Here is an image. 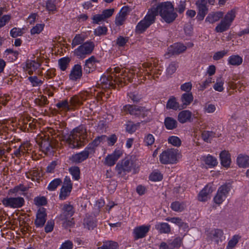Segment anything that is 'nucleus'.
<instances>
[{"label": "nucleus", "instance_id": "nucleus-1", "mask_svg": "<svg viewBox=\"0 0 249 249\" xmlns=\"http://www.w3.org/2000/svg\"><path fill=\"white\" fill-rule=\"evenodd\" d=\"M151 10L156 16L159 13L167 23L173 22L178 17V14L174 11V5L170 1L160 3L156 7H152Z\"/></svg>", "mask_w": 249, "mask_h": 249}, {"label": "nucleus", "instance_id": "nucleus-48", "mask_svg": "<svg viewBox=\"0 0 249 249\" xmlns=\"http://www.w3.org/2000/svg\"><path fill=\"white\" fill-rule=\"evenodd\" d=\"M107 29L105 26H99L94 31V34L95 36H100L105 35L107 34Z\"/></svg>", "mask_w": 249, "mask_h": 249}, {"label": "nucleus", "instance_id": "nucleus-50", "mask_svg": "<svg viewBox=\"0 0 249 249\" xmlns=\"http://www.w3.org/2000/svg\"><path fill=\"white\" fill-rule=\"evenodd\" d=\"M96 68V64L85 62L84 70L86 73H89L95 70Z\"/></svg>", "mask_w": 249, "mask_h": 249}, {"label": "nucleus", "instance_id": "nucleus-51", "mask_svg": "<svg viewBox=\"0 0 249 249\" xmlns=\"http://www.w3.org/2000/svg\"><path fill=\"white\" fill-rule=\"evenodd\" d=\"M223 80H221V77H220L219 79H217L216 83L213 85V89L216 91L221 92L224 89L223 87Z\"/></svg>", "mask_w": 249, "mask_h": 249}, {"label": "nucleus", "instance_id": "nucleus-3", "mask_svg": "<svg viewBox=\"0 0 249 249\" xmlns=\"http://www.w3.org/2000/svg\"><path fill=\"white\" fill-rule=\"evenodd\" d=\"M123 110L126 113L137 117H141L142 118L147 116L150 111L149 109L144 107L131 105H125L124 106Z\"/></svg>", "mask_w": 249, "mask_h": 249}, {"label": "nucleus", "instance_id": "nucleus-16", "mask_svg": "<svg viewBox=\"0 0 249 249\" xmlns=\"http://www.w3.org/2000/svg\"><path fill=\"white\" fill-rule=\"evenodd\" d=\"M186 47L181 43H176L170 46L168 48V53L166 55H170L178 54L184 52Z\"/></svg>", "mask_w": 249, "mask_h": 249}, {"label": "nucleus", "instance_id": "nucleus-23", "mask_svg": "<svg viewBox=\"0 0 249 249\" xmlns=\"http://www.w3.org/2000/svg\"><path fill=\"white\" fill-rule=\"evenodd\" d=\"M164 124L166 128L168 130H173L178 126L177 121L171 117H167L165 118Z\"/></svg>", "mask_w": 249, "mask_h": 249}, {"label": "nucleus", "instance_id": "nucleus-36", "mask_svg": "<svg viewBox=\"0 0 249 249\" xmlns=\"http://www.w3.org/2000/svg\"><path fill=\"white\" fill-rule=\"evenodd\" d=\"M61 183L62 180L60 178H55L49 183L47 189L50 191H54Z\"/></svg>", "mask_w": 249, "mask_h": 249}, {"label": "nucleus", "instance_id": "nucleus-63", "mask_svg": "<svg viewBox=\"0 0 249 249\" xmlns=\"http://www.w3.org/2000/svg\"><path fill=\"white\" fill-rule=\"evenodd\" d=\"M69 160L71 162L75 163H79L83 161L78 153L72 155L71 157H70Z\"/></svg>", "mask_w": 249, "mask_h": 249}, {"label": "nucleus", "instance_id": "nucleus-4", "mask_svg": "<svg viewBox=\"0 0 249 249\" xmlns=\"http://www.w3.org/2000/svg\"><path fill=\"white\" fill-rule=\"evenodd\" d=\"M82 104V102L79 97L75 95L71 97L69 101L66 99L58 102L55 106L58 109H61L65 111H69L77 106Z\"/></svg>", "mask_w": 249, "mask_h": 249}, {"label": "nucleus", "instance_id": "nucleus-2", "mask_svg": "<svg viewBox=\"0 0 249 249\" xmlns=\"http://www.w3.org/2000/svg\"><path fill=\"white\" fill-rule=\"evenodd\" d=\"M87 137V132H83L79 128H75L67 136L64 137V141L71 148H79L85 144V140Z\"/></svg>", "mask_w": 249, "mask_h": 249}, {"label": "nucleus", "instance_id": "nucleus-60", "mask_svg": "<svg viewBox=\"0 0 249 249\" xmlns=\"http://www.w3.org/2000/svg\"><path fill=\"white\" fill-rule=\"evenodd\" d=\"M186 8V2L185 1H180L178 6L175 10L179 14L183 13Z\"/></svg>", "mask_w": 249, "mask_h": 249}, {"label": "nucleus", "instance_id": "nucleus-40", "mask_svg": "<svg viewBox=\"0 0 249 249\" xmlns=\"http://www.w3.org/2000/svg\"><path fill=\"white\" fill-rule=\"evenodd\" d=\"M84 224L85 227L89 230H93L96 226V223L92 218H87L84 219Z\"/></svg>", "mask_w": 249, "mask_h": 249}, {"label": "nucleus", "instance_id": "nucleus-53", "mask_svg": "<svg viewBox=\"0 0 249 249\" xmlns=\"http://www.w3.org/2000/svg\"><path fill=\"white\" fill-rule=\"evenodd\" d=\"M35 204L38 206H44L47 204V199L44 196L36 197L34 199Z\"/></svg>", "mask_w": 249, "mask_h": 249}, {"label": "nucleus", "instance_id": "nucleus-61", "mask_svg": "<svg viewBox=\"0 0 249 249\" xmlns=\"http://www.w3.org/2000/svg\"><path fill=\"white\" fill-rule=\"evenodd\" d=\"M114 11V9L113 8L106 9L102 12L101 15L105 20L110 17L113 15Z\"/></svg>", "mask_w": 249, "mask_h": 249}, {"label": "nucleus", "instance_id": "nucleus-54", "mask_svg": "<svg viewBox=\"0 0 249 249\" xmlns=\"http://www.w3.org/2000/svg\"><path fill=\"white\" fill-rule=\"evenodd\" d=\"M129 37L119 36L116 40V45L119 47H123L128 41Z\"/></svg>", "mask_w": 249, "mask_h": 249}, {"label": "nucleus", "instance_id": "nucleus-39", "mask_svg": "<svg viewBox=\"0 0 249 249\" xmlns=\"http://www.w3.org/2000/svg\"><path fill=\"white\" fill-rule=\"evenodd\" d=\"M235 17V11L234 10H231L226 14L223 20L231 25Z\"/></svg>", "mask_w": 249, "mask_h": 249}, {"label": "nucleus", "instance_id": "nucleus-32", "mask_svg": "<svg viewBox=\"0 0 249 249\" xmlns=\"http://www.w3.org/2000/svg\"><path fill=\"white\" fill-rule=\"evenodd\" d=\"M71 189L72 188H71L70 187H65V185H63L60 191L59 196L60 199H65L66 197L70 195Z\"/></svg>", "mask_w": 249, "mask_h": 249}, {"label": "nucleus", "instance_id": "nucleus-13", "mask_svg": "<svg viewBox=\"0 0 249 249\" xmlns=\"http://www.w3.org/2000/svg\"><path fill=\"white\" fill-rule=\"evenodd\" d=\"M75 211L73 206L70 203L64 204L62 209V213L59 215L60 220L70 218L74 214Z\"/></svg>", "mask_w": 249, "mask_h": 249}, {"label": "nucleus", "instance_id": "nucleus-34", "mask_svg": "<svg viewBox=\"0 0 249 249\" xmlns=\"http://www.w3.org/2000/svg\"><path fill=\"white\" fill-rule=\"evenodd\" d=\"M171 209L175 212H182L185 208V205L183 202L179 201H175L172 203L171 205Z\"/></svg>", "mask_w": 249, "mask_h": 249}, {"label": "nucleus", "instance_id": "nucleus-15", "mask_svg": "<svg viewBox=\"0 0 249 249\" xmlns=\"http://www.w3.org/2000/svg\"><path fill=\"white\" fill-rule=\"evenodd\" d=\"M150 226H141L136 227L133 231L134 237L135 239L137 240L143 238L146 233L149 231Z\"/></svg>", "mask_w": 249, "mask_h": 249}, {"label": "nucleus", "instance_id": "nucleus-21", "mask_svg": "<svg viewBox=\"0 0 249 249\" xmlns=\"http://www.w3.org/2000/svg\"><path fill=\"white\" fill-rule=\"evenodd\" d=\"M224 13L222 12H211L205 19L206 22H209L210 23H213L218 21L223 17Z\"/></svg>", "mask_w": 249, "mask_h": 249}, {"label": "nucleus", "instance_id": "nucleus-28", "mask_svg": "<svg viewBox=\"0 0 249 249\" xmlns=\"http://www.w3.org/2000/svg\"><path fill=\"white\" fill-rule=\"evenodd\" d=\"M155 229L158 230L160 233H168L171 230L170 225L167 223H158L155 225Z\"/></svg>", "mask_w": 249, "mask_h": 249}, {"label": "nucleus", "instance_id": "nucleus-26", "mask_svg": "<svg viewBox=\"0 0 249 249\" xmlns=\"http://www.w3.org/2000/svg\"><path fill=\"white\" fill-rule=\"evenodd\" d=\"M198 12L196 16V18L198 20L201 21L203 20L205 16L207 14L208 8L206 5L202 4H198L197 6Z\"/></svg>", "mask_w": 249, "mask_h": 249}, {"label": "nucleus", "instance_id": "nucleus-57", "mask_svg": "<svg viewBox=\"0 0 249 249\" xmlns=\"http://www.w3.org/2000/svg\"><path fill=\"white\" fill-rule=\"evenodd\" d=\"M226 197L221 192H219V191L218 190L216 195L214 197V201L215 203L217 204H220L222 203L224 199Z\"/></svg>", "mask_w": 249, "mask_h": 249}, {"label": "nucleus", "instance_id": "nucleus-10", "mask_svg": "<svg viewBox=\"0 0 249 249\" xmlns=\"http://www.w3.org/2000/svg\"><path fill=\"white\" fill-rule=\"evenodd\" d=\"M133 166L132 160L128 159H124L121 162H119L116 166V170L118 174L124 177L126 172H129Z\"/></svg>", "mask_w": 249, "mask_h": 249}, {"label": "nucleus", "instance_id": "nucleus-46", "mask_svg": "<svg viewBox=\"0 0 249 249\" xmlns=\"http://www.w3.org/2000/svg\"><path fill=\"white\" fill-rule=\"evenodd\" d=\"M162 178V174L159 172H154L149 176L150 180L154 181H160Z\"/></svg>", "mask_w": 249, "mask_h": 249}, {"label": "nucleus", "instance_id": "nucleus-12", "mask_svg": "<svg viewBox=\"0 0 249 249\" xmlns=\"http://www.w3.org/2000/svg\"><path fill=\"white\" fill-rule=\"evenodd\" d=\"M47 213L46 209L43 207L40 208L36 214V219L35 224L37 228L42 227L46 221Z\"/></svg>", "mask_w": 249, "mask_h": 249}, {"label": "nucleus", "instance_id": "nucleus-27", "mask_svg": "<svg viewBox=\"0 0 249 249\" xmlns=\"http://www.w3.org/2000/svg\"><path fill=\"white\" fill-rule=\"evenodd\" d=\"M223 234V231L220 229H215L213 230L210 233V236L212 240H213L217 244L218 243L219 240H221V238Z\"/></svg>", "mask_w": 249, "mask_h": 249}, {"label": "nucleus", "instance_id": "nucleus-6", "mask_svg": "<svg viewBox=\"0 0 249 249\" xmlns=\"http://www.w3.org/2000/svg\"><path fill=\"white\" fill-rule=\"evenodd\" d=\"M155 14H153L151 11H149L144 18L138 23L136 27V32L139 34L143 33L155 22Z\"/></svg>", "mask_w": 249, "mask_h": 249}, {"label": "nucleus", "instance_id": "nucleus-59", "mask_svg": "<svg viewBox=\"0 0 249 249\" xmlns=\"http://www.w3.org/2000/svg\"><path fill=\"white\" fill-rule=\"evenodd\" d=\"M11 18V16L10 15H5L0 17V28L5 26Z\"/></svg>", "mask_w": 249, "mask_h": 249}, {"label": "nucleus", "instance_id": "nucleus-19", "mask_svg": "<svg viewBox=\"0 0 249 249\" xmlns=\"http://www.w3.org/2000/svg\"><path fill=\"white\" fill-rule=\"evenodd\" d=\"M192 112L188 110H184L180 111L178 116V119L179 123L181 124L185 123L187 122H191L192 120Z\"/></svg>", "mask_w": 249, "mask_h": 249}, {"label": "nucleus", "instance_id": "nucleus-5", "mask_svg": "<svg viewBox=\"0 0 249 249\" xmlns=\"http://www.w3.org/2000/svg\"><path fill=\"white\" fill-rule=\"evenodd\" d=\"M178 150L177 149H168L160 156V161L163 164H174L177 162Z\"/></svg>", "mask_w": 249, "mask_h": 249}, {"label": "nucleus", "instance_id": "nucleus-55", "mask_svg": "<svg viewBox=\"0 0 249 249\" xmlns=\"http://www.w3.org/2000/svg\"><path fill=\"white\" fill-rule=\"evenodd\" d=\"M112 69L109 68L107 70V71L111 73H121L120 75L122 76H127V73H126L125 70L123 69H121L119 67H115L113 69V71H112Z\"/></svg>", "mask_w": 249, "mask_h": 249}, {"label": "nucleus", "instance_id": "nucleus-20", "mask_svg": "<svg viewBox=\"0 0 249 249\" xmlns=\"http://www.w3.org/2000/svg\"><path fill=\"white\" fill-rule=\"evenodd\" d=\"M221 165L226 168L229 167L231 162V155L228 151H222L220 154Z\"/></svg>", "mask_w": 249, "mask_h": 249}, {"label": "nucleus", "instance_id": "nucleus-33", "mask_svg": "<svg viewBox=\"0 0 249 249\" xmlns=\"http://www.w3.org/2000/svg\"><path fill=\"white\" fill-rule=\"evenodd\" d=\"M97 249H118V244L116 242L108 241L104 242L103 245Z\"/></svg>", "mask_w": 249, "mask_h": 249}, {"label": "nucleus", "instance_id": "nucleus-22", "mask_svg": "<svg viewBox=\"0 0 249 249\" xmlns=\"http://www.w3.org/2000/svg\"><path fill=\"white\" fill-rule=\"evenodd\" d=\"M180 100L182 103V104L181 105V108H185L193 101V94L190 92L184 93L181 95Z\"/></svg>", "mask_w": 249, "mask_h": 249}, {"label": "nucleus", "instance_id": "nucleus-35", "mask_svg": "<svg viewBox=\"0 0 249 249\" xmlns=\"http://www.w3.org/2000/svg\"><path fill=\"white\" fill-rule=\"evenodd\" d=\"M85 39V37L83 36L80 34L76 35L72 41L71 46L72 48L78 45H82L84 43Z\"/></svg>", "mask_w": 249, "mask_h": 249}, {"label": "nucleus", "instance_id": "nucleus-31", "mask_svg": "<svg viewBox=\"0 0 249 249\" xmlns=\"http://www.w3.org/2000/svg\"><path fill=\"white\" fill-rule=\"evenodd\" d=\"M140 125V123L134 124L131 121H128L125 124V130L128 133L132 134L136 130L137 127H139Z\"/></svg>", "mask_w": 249, "mask_h": 249}, {"label": "nucleus", "instance_id": "nucleus-9", "mask_svg": "<svg viewBox=\"0 0 249 249\" xmlns=\"http://www.w3.org/2000/svg\"><path fill=\"white\" fill-rule=\"evenodd\" d=\"M100 82L102 85L103 88H116V84H117L118 86L122 85L123 83L122 78L120 77H116L115 79L113 80V77L112 76H107L103 75L101 77L100 79Z\"/></svg>", "mask_w": 249, "mask_h": 249}, {"label": "nucleus", "instance_id": "nucleus-24", "mask_svg": "<svg viewBox=\"0 0 249 249\" xmlns=\"http://www.w3.org/2000/svg\"><path fill=\"white\" fill-rule=\"evenodd\" d=\"M237 163L240 167L246 168L249 166V157L239 155L237 158Z\"/></svg>", "mask_w": 249, "mask_h": 249}, {"label": "nucleus", "instance_id": "nucleus-17", "mask_svg": "<svg viewBox=\"0 0 249 249\" xmlns=\"http://www.w3.org/2000/svg\"><path fill=\"white\" fill-rule=\"evenodd\" d=\"M82 76V67L80 65H75L71 71L69 75L70 79L73 81H76L81 78Z\"/></svg>", "mask_w": 249, "mask_h": 249}, {"label": "nucleus", "instance_id": "nucleus-47", "mask_svg": "<svg viewBox=\"0 0 249 249\" xmlns=\"http://www.w3.org/2000/svg\"><path fill=\"white\" fill-rule=\"evenodd\" d=\"M205 163L211 166H215L217 164L216 159L212 156H208L205 160Z\"/></svg>", "mask_w": 249, "mask_h": 249}, {"label": "nucleus", "instance_id": "nucleus-42", "mask_svg": "<svg viewBox=\"0 0 249 249\" xmlns=\"http://www.w3.org/2000/svg\"><path fill=\"white\" fill-rule=\"evenodd\" d=\"M231 185L230 183H226L219 187L218 190L220 193L221 192V193L226 197L227 194L231 189Z\"/></svg>", "mask_w": 249, "mask_h": 249}, {"label": "nucleus", "instance_id": "nucleus-18", "mask_svg": "<svg viewBox=\"0 0 249 249\" xmlns=\"http://www.w3.org/2000/svg\"><path fill=\"white\" fill-rule=\"evenodd\" d=\"M213 190L211 186L206 185L205 188L202 190L198 195V200L200 201L204 202L210 198L209 195L213 192Z\"/></svg>", "mask_w": 249, "mask_h": 249}, {"label": "nucleus", "instance_id": "nucleus-11", "mask_svg": "<svg viewBox=\"0 0 249 249\" xmlns=\"http://www.w3.org/2000/svg\"><path fill=\"white\" fill-rule=\"evenodd\" d=\"M57 142L56 140L51 139L49 136H45L39 145L43 152H48L55 147Z\"/></svg>", "mask_w": 249, "mask_h": 249}, {"label": "nucleus", "instance_id": "nucleus-43", "mask_svg": "<svg viewBox=\"0 0 249 249\" xmlns=\"http://www.w3.org/2000/svg\"><path fill=\"white\" fill-rule=\"evenodd\" d=\"M215 133L213 131H204L201 134L202 139L206 142H208L210 139L215 137Z\"/></svg>", "mask_w": 249, "mask_h": 249}, {"label": "nucleus", "instance_id": "nucleus-52", "mask_svg": "<svg viewBox=\"0 0 249 249\" xmlns=\"http://www.w3.org/2000/svg\"><path fill=\"white\" fill-rule=\"evenodd\" d=\"M35 103L40 107H43L47 105L49 101L46 96H42L40 98L36 99L35 100Z\"/></svg>", "mask_w": 249, "mask_h": 249}, {"label": "nucleus", "instance_id": "nucleus-58", "mask_svg": "<svg viewBox=\"0 0 249 249\" xmlns=\"http://www.w3.org/2000/svg\"><path fill=\"white\" fill-rule=\"evenodd\" d=\"M177 67V64L176 62H172L167 68V73L168 75H172L176 71Z\"/></svg>", "mask_w": 249, "mask_h": 249}, {"label": "nucleus", "instance_id": "nucleus-38", "mask_svg": "<svg viewBox=\"0 0 249 249\" xmlns=\"http://www.w3.org/2000/svg\"><path fill=\"white\" fill-rule=\"evenodd\" d=\"M69 172L75 180H78L80 178V171L78 167H71L69 168Z\"/></svg>", "mask_w": 249, "mask_h": 249}, {"label": "nucleus", "instance_id": "nucleus-62", "mask_svg": "<svg viewBox=\"0 0 249 249\" xmlns=\"http://www.w3.org/2000/svg\"><path fill=\"white\" fill-rule=\"evenodd\" d=\"M227 53V51L225 50L217 52L213 56V59L214 60H218L223 58Z\"/></svg>", "mask_w": 249, "mask_h": 249}, {"label": "nucleus", "instance_id": "nucleus-25", "mask_svg": "<svg viewBox=\"0 0 249 249\" xmlns=\"http://www.w3.org/2000/svg\"><path fill=\"white\" fill-rule=\"evenodd\" d=\"M166 108L167 109H172L175 110L177 109H181V106L177 102L176 98L174 97H171L167 101L166 104Z\"/></svg>", "mask_w": 249, "mask_h": 249}, {"label": "nucleus", "instance_id": "nucleus-56", "mask_svg": "<svg viewBox=\"0 0 249 249\" xmlns=\"http://www.w3.org/2000/svg\"><path fill=\"white\" fill-rule=\"evenodd\" d=\"M166 220L170 221L172 223L178 225L179 227H183L184 226H186V224L184 223L182 220L178 217H172L170 219L167 218Z\"/></svg>", "mask_w": 249, "mask_h": 249}, {"label": "nucleus", "instance_id": "nucleus-37", "mask_svg": "<svg viewBox=\"0 0 249 249\" xmlns=\"http://www.w3.org/2000/svg\"><path fill=\"white\" fill-rule=\"evenodd\" d=\"M71 59L68 57H65L60 58L58 60V64L61 71H64L66 70Z\"/></svg>", "mask_w": 249, "mask_h": 249}, {"label": "nucleus", "instance_id": "nucleus-41", "mask_svg": "<svg viewBox=\"0 0 249 249\" xmlns=\"http://www.w3.org/2000/svg\"><path fill=\"white\" fill-rule=\"evenodd\" d=\"M182 243V238L180 237H176L172 242H169V249H175L180 247Z\"/></svg>", "mask_w": 249, "mask_h": 249}, {"label": "nucleus", "instance_id": "nucleus-45", "mask_svg": "<svg viewBox=\"0 0 249 249\" xmlns=\"http://www.w3.org/2000/svg\"><path fill=\"white\" fill-rule=\"evenodd\" d=\"M44 24H36V25L33 27L31 30V35L38 34L43 29Z\"/></svg>", "mask_w": 249, "mask_h": 249}, {"label": "nucleus", "instance_id": "nucleus-64", "mask_svg": "<svg viewBox=\"0 0 249 249\" xmlns=\"http://www.w3.org/2000/svg\"><path fill=\"white\" fill-rule=\"evenodd\" d=\"M73 244L71 241L67 240L63 243L59 249H72Z\"/></svg>", "mask_w": 249, "mask_h": 249}, {"label": "nucleus", "instance_id": "nucleus-30", "mask_svg": "<svg viewBox=\"0 0 249 249\" xmlns=\"http://www.w3.org/2000/svg\"><path fill=\"white\" fill-rule=\"evenodd\" d=\"M242 58L238 55H231L228 59V62L231 65L239 66L242 64Z\"/></svg>", "mask_w": 249, "mask_h": 249}, {"label": "nucleus", "instance_id": "nucleus-44", "mask_svg": "<svg viewBox=\"0 0 249 249\" xmlns=\"http://www.w3.org/2000/svg\"><path fill=\"white\" fill-rule=\"evenodd\" d=\"M168 142L172 144L173 145L178 147L181 145V141L180 139L175 136H170L168 139Z\"/></svg>", "mask_w": 249, "mask_h": 249}, {"label": "nucleus", "instance_id": "nucleus-29", "mask_svg": "<svg viewBox=\"0 0 249 249\" xmlns=\"http://www.w3.org/2000/svg\"><path fill=\"white\" fill-rule=\"evenodd\" d=\"M231 25L230 23L222 19L215 27V31L217 33H223L227 31L230 28Z\"/></svg>", "mask_w": 249, "mask_h": 249}, {"label": "nucleus", "instance_id": "nucleus-49", "mask_svg": "<svg viewBox=\"0 0 249 249\" xmlns=\"http://www.w3.org/2000/svg\"><path fill=\"white\" fill-rule=\"evenodd\" d=\"M28 80L32 83L33 87L40 86L43 83V81L39 80L36 76H30L28 77Z\"/></svg>", "mask_w": 249, "mask_h": 249}, {"label": "nucleus", "instance_id": "nucleus-7", "mask_svg": "<svg viewBox=\"0 0 249 249\" xmlns=\"http://www.w3.org/2000/svg\"><path fill=\"white\" fill-rule=\"evenodd\" d=\"M95 45L92 41H88L80 45L73 53L78 58H84L86 55H89L92 52Z\"/></svg>", "mask_w": 249, "mask_h": 249}, {"label": "nucleus", "instance_id": "nucleus-14", "mask_svg": "<svg viewBox=\"0 0 249 249\" xmlns=\"http://www.w3.org/2000/svg\"><path fill=\"white\" fill-rule=\"evenodd\" d=\"M122 155V151L115 150L112 154L108 155L106 157L105 160V164L109 166L114 165Z\"/></svg>", "mask_w": 249, "mask_h": 249}, {"label": "nucleus", "instance_id": "nucleus-8", "mask_svg": "<svg viewBox=\"0 0 249 249\" xmlns=\"http://www.w3.org/2000/svg\"><path fill=\"white\" fill-rule=\"evenodd\" d=\"M1 202L6 207L13 209L21 208L25 204L24 199L20 196L10 197L4 198Z\"/></svg>", "mask_w": 249, "mask_h": 249}]
</instances>
